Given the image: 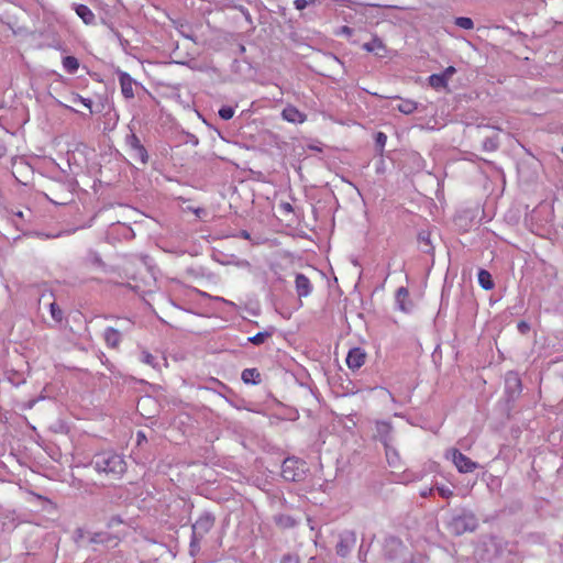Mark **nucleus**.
Listing matches in <instances>:
<instances>
[{"mask_svg":"<svg viewBox=\"0 0 563 563\" xmlns=\"http://www.w3.org/2000/svg\"><path fill=\"white\" fill-rule=\"evenodd\" d=\"M294 7L296 10L302 11L308 7L307 0H294Z\"/></svg>","mask_w":563,"mask_h":563,"instance_id":"nucleus-40","label":"nucleus"},{"mask_svg":"<svg viewBox=\"0 0 563 563\" xmlns=\"http://www.w3.org/2000/svg\"><path fill=\"white\" fill-rule=\"evenodd\" d=\"M455 24L464 30H471L474 26L473 20L467 16H460L455 19Z\"/></svg>","mask_w":563,"mask_h":563,"instance_id":"nucleus-29","label":"nucleus"},{"mask_svg":"<svg viewBox=\"0 0 563 563\" xmlns=\"http://www.w3.org/2000/svg\"><path fill=\"white\" fill-rule=\"evenodd\" d=\"M140 361L151 367L158 369L159 368V360L156 355H153L148 351L143 350L140 354Z\"/></svg>","mask_w":563,"mask_h":563,"instance_id":"nucleus-19","label":"nucleus"},{"mask_svg":"<svg viewBox=\"0 0 563 563\" xmlns=\"http://www.w3.org/2000/svg\"><path fill=\"white\" fill-rule=\"evenodd\" d=\"M120 523H122V519L119 516H113L108 521V527L112 528V527H114L117 525H120Z\"/></svg>","mask_w":563,"mask_h":563,"instance_id":"nucleus-43","label":"nucleus"},{"mask_svg":"<svg viewBox=\"0 0 563 563\" xmlns=\"http://www.w3.org/2000/svg\"><path fill=\"white\" fill-rule=\"evenodd\" d=\"M409 291L405 287H400L396 291V305L397 308L404 312H408L410 310L409 305Z\"/></svg>","mask_w":563,"mask_h":563,"instance_id":"nucleus-14","label":"nucleus"},{"mask_svg":"<svg viewBox=\"0 0 563 563\" xmlns=\"http://www.w3.org/2000/svg\"><path fill=\"white\" fill-rule=\"evenodd\" d=\"M477 280L479 286L485 290H490L494 288V282L492 275L486 269H479L477 274Z\"/></svg>","mask_w":563,"mask_h":563,"instance_id":"nucleus-17","label":"nucleus"},{"mask_svg":"<svg viewBox=\"0 0 563 563\" xmlns=\"http://www.w3.org/2000/svg\"><path fill=\"white\" fill-rule=\"evenodd\" d=\"M367 552H368V548L365 547V544L362 542V544L360 545V549H358L360 561L364 562L366 560Z\"/></svg>","mask_w":563,"mask_h":563,"instance_id":"nucleus-38","label":"nucleus"},{"mask_svg":"<svg viewBox=\"0 0 563 563\" xmlns=\"http://www.w3.org/2000/svg\"><path fill=\"white\" fill-rule=\"evenodd\" d=\"M517 328H518L519 332L523 333V334L530 330V325L526 321L518 322Z\"/></svg>","mask_w":563,"mask_h":563,"instance_id":"nucleus-41","label":"nucleus"},{"mask_svg":"<svg viewBox=\"0 0 563 563\" xmlns=\"http://www.w3.org/2000/svg\"><path fill=\"white\" fill-rule=\"evenodd\" d=\"M103 338H104L106 344L112 349L118 347L121 342L120 331L112 327H109L104 330Z\"/></svg>","mask_w":563,"mask_h":563,"instance_id":"nucleus-15","label":"nucleus"},{"mask_svg":"<svg viewBox=\"0 0 563 563\" xmlns=\"http://www.w3.org/2000/svg\"><path fill=\"white\" fill-rule=\"evenodd\" d=\"M119 82L121 87L122 96L125 99H133L134 98V86L136 82L134 79L126 73V71H118Z\"/></svg>","mask_w":563,"mask_h":563,"instance_id":"nucleus-7","label":"nucleus"},{"mask_svg":"<svg viewBox=\"0 0 563 563\" xmlns=\"http://www.w3.org/2000/svg\"><path fill=\"white\" fill-rule=\"evenodd\" d=\"M74 103H81L86 108L89 109L90 113L92 112V101L91 99L84 98L82 96L78 93H74L70 99Z\"/></svg>","mask_w":563,"mask_h":563,"instance_id":"nucleus-28","label":"nucleus"},{"mask_svg":"<svg viewBox=\"0 0 563 563\" xmlns=\"http://www.w3.org/2000/svg\"><path fill=\"white\" fill-rule=\"evenodd\" d=\"M365 358L366 353L361 347H353L349 351L345 361L349 368L355 371L364 365Z\"/></svg>","mask_w":563,"mask_h":563,"instance_id":"nucleus-8","label":"nucleus"},{"mask_svg":"<svg viewBox=\"0 0 563 563\" xmlns=\"http://www.w3.org/2000/svg\"><path fill=\"white\" fill-rule=\"evenodd\" d=\"M282 118L290 123H303L306 121V114L291 104L284 108Z\"/></svg>","mask_w":563,"mask_h":563,"instance_id":"nucleus-10","label":"nucleus"},{"mask_svg":"<svg viewBox=\"0 0 563 563\" xmlns=\"http://www.w3.org/2000/svg\"><path fill=\"white\" fill-rule=\"evenodd\" d=\"M282 207H283V209H285L288 212L292 211V207L290 203H284V205H282Z\"/></svg>","mask_w":563,"mask_h":563,"instance_id":"nucleus-48","label":"nucleus"},{"mask_svg":"<svg viewBox=\"0 0 563 563\" xmlns=\"http://www.w3.org/2000/svg\"><path fill=\"white\" fill-rule=\"evenodd\" d=\"M561 151H562V153H563V146H562V150H561Z\"/></svg>","mask_w":563,"mask_h":563,"instance_id":"nucleus-55","label":"nucleus"},{"mask_svg":"<svg viewBox=\"0 0 563 563\" xmlns=\"http://www.w3.org/2000/svg\"><path fill=\"white\" fill-rule=\"evenodd\" d=\"M428 81L437 90L444 89L448 86V80L441 74H432L429 76Z\"/></svg>","mask_w":563,"mask_h":563,"instance_id":"nucleus-22","label":"nucleus"},{"mask_svg":"<svg viewBox=\"0 0 563 563\" xmlns=\"http://www.w3.org/2000/svg\"><path fill=\"white\" fill-rule=\"evenodd\" d=\"M385 553L389 559H394L404 550V544L400 539L389 537L385 540Z\"/></svg>","mask_w":563,"mask_h":563,"instance_id":"nucleus-12","label":"nucleus"},{"mask_svg":"<svg viewBox=\"0 0 563 563\" xmlns=\"http://www.w3.org/2000/svg\"><path fill=\"white\" fill-rule=\"evenodd\" d=\"M336 35H344V36H351L353 34V29H351L350 26L347 25H343L341 26L336 32H335Z\"/></svg>","mask_w":563,"mask_h":563,"instance_id":"nucleus-36","label":"nucleus"},{"mask_svg":"<svg viewBox=\"0 0 563 563\" xmlns=\"http://www.w3.org/2000/svg\"><path fill=\"white\" fill-rule=\"evenodd\" d=\"M216 518L211 512H202L192 525V534L203 537L213 528Z\"/></svg>","mask_w":563,"mask_h":563,"instance_id":"nucleus-6","label":"nucleus"},{"mask_svg":"<svg viewBox=\"0 0 563 563\" xmlns=\"http://www.w3.org/2000/svg\"><path fill=\"white\" fill-rule=\"evenodd\" d=\"M49 312H51L52 318L56 322H60L63 320V310L58 307V305L56 302H52L49 305Z\"/></svg>","mask_w":563,"mask_h":563,"instance_id":"nucleus-30","label":"nucleus"},{"mask_svg":"<svg viewBox=\"0 0 563 563\" xmlns=\"http://www.w3.org/2000/svg\"><path fill=\"white\" fill-rule=\"evenodd\" d=\"M356 544V533L352 530H344L339 534L335 550L341 558L347 556Z\"/></svg>","mask_w":563,"mask_h":563,"instance_id":"nucleus-5","label":"nucleus"},{"mask_svg":"<svg viewBox=\"0 0 563 563\" xmlns=\"http://www.w3.org/2000/svg\"><path fill=\"white\" fill-rule=\"evenodd\" d=\"M455 71L456 70L453 66H449L448 68H445L443 73H441V75L444 76V78L449 81V79L453 74H455Z\"/></svg>","mask_w":563,"mask_h":563,"instance_id":"nucleus-42","label":"nucleus"},{"mask_svg":"<svg viewBox=\"0 0 563 563\" xmlns=\"http://www.w3.org/2000/svg\"><path fill=\"white\" fill-rule=\"evenodd\" d=\"M506 393L510 398L517 397L521 393V379L516 373H508L505 379Z\"/></svg>","mask_w":563,"mask_h":563,"instance_id":"nucleus-9","label":"nucleus"},{"mask_svg":"<svg viewBox=\"0 0 563 563\" xmlns=\"http://www.w3.org/2000/svg\"><path fill=\"white\" fill-rule=\"evenodd\" d=\"M418 108V103L410 99H401L400 103L397 106L399 112L404 114H411Z\"/></svg>","mask_w":563,"mask_h":563,"instance_id":"nucleus-20","label":"nucleus"},{"mask_svg":"<svg viewBox=\"0 0 563 563\" xmlns=\"http://www.w3.org/2000/svg\"><path fill=\"white\" fill-rule=\"evenodd\" d=\"M141 440H145V434L142 431H139L137 432V441H139V443L141 442Z\"/></svg>","mask_w":563,"mask_h":563,"instance_id":"nucleus-49","label":"nucleus"},{"mask_svg":"<svg viewBox=\"0 0 563 563\" xmlns=\"http://www.w3.org/2000/svg\"><path fill=\"white\" fill-rule=\"evenodd\" d=\"M316 3H317V0H307V4H308V7H309V5H313V4H316Z\"/></svg>","mask_w":563,"mask_h":563,"instance_id":"nucleus-50","label":"nucleus"},{"mask_svg":"<svg viewBox=\"0 0 563 563\" xmlns=\"http://www.w3.org/2000/svg\"><path fill=\"white\" fill-rule=\"evenodd\" d=\"M363 49L368 53L379 54L380 51H385V45L382 40L374 37L371 42L363 44Z\"/></svg>","mask_w":563,"mask_h":563,"instance_id":"nucleus-21","label":"nucleus"},{"mask_svg":"<svg viewBox=\"0 0 563 563\" xmlns=\"http://www.w3.org/2000/svg\"><path fill=\"white\" fill-rule=\"evenodd\" d=\"M386 142L387 135L384 132H377L375 135V144L380 153H383Z\"/></svg>","mask_w":563,"mask_h":563,"instance_id":"nucleus-31","label":"nucleus"},{"mask_svg":"<svg viewBox=\"0 0 563 563\" xmlns=\"http://www.w3.org/2000/svg\"><path fill=\"white\" fill-rule=\"evenodd\" d=\"M7 153V148L5 146L2 144V142L0 141V157L4 156Z\"/></svg>","mask_w":563,"mask_h":563,"instance_id":"nucleus-47","label":"nucleus"},{"mask_svg":"<svg viewBox=\"0 0 563 563\" xmlns=\"http://www.w3.org/2000/svg\"><path fill=\"white\" fill-rule=\"evenodd\" d=\"M478 526L476 516L470 510H461L453 514L446 521V529L454 536H461L465 532H473Z\"/></svg>","mask_w":563,"mask_h":563,"instance_id":"nucleus-2","label":"nucleus"},{"mask_svg":"<svg viewBox=\"0 0 563 563\" xmlns=\"http://www.w3.org/2000/svg\"><path fill=\"white\" fill-rule=\"evenodd\" d=\"M240 236L245 239V240H250V238H251L250 233L246 230H242L240 232Z\"/></svg>","mask_w":563,"mask_h":563,"instance_id":"nucleus-46","label":"nucleus"},{"mask_svg":"<svg viewBox=\"0 0 563 563\" xmlns=\"http://www.w3.org/2000/svg\"><path fill=\"white\" fill-rule=\"evenodd\" d=\"M445 457L452 461L460 473H472L478 467L476 462L472 461L454 448L446 450Z\"/></svg>","mask_w":563,"mask_h":563,"instance_id":"nucleus-4","label":"nucleus"},{"mask_svg":"<svg viewBox=\"0 0 563 563\" xmlns=\"http://www.w3.org/2000/svg\"><path fill=\"white\" fill-rule=\"evenodd\" d=\"M218 114L223 120H230L234 115V109L232 107H222Z\"/></svg>","mask_w":563,"mask_h":563,"instance_id":"nucleus-34","label":"nucleus"},{"mask_svg":"<svg viewBox=\"0 0 563 563\" xmlns=\"http://www.w3.org/2000/svg\"><path fill=\"white\" fill-rule=\"evenodd\" d=\"M282 563H300L298 555L295 554H286L282 559Z\"/></svg>","mask_w":563,"mask_h":563,"instance_id":"nucleus-37","label":"nucleus"},{"mask_svg":"<svg viewBox=\"0 0 563 563\" xmlns=\"http://www.w3.org/2000/svg\"><path fill=\"white\" fill-rule=\"evenodd\" d=\"M7 379L15 387L20 386L25 382L23 375L18 372H8Z\"/></svg>","mask_w":563,"mask_h":563,"instance_id":"nucleus-27","label":"nucleus"},{"mask_svg":"<svg viewBox=\"0 0 563 563\" xmlns=\"http://www.w3.org/2000/svg\"><path fill=\"white\" fill-rule=\"evenodd\" d=\"M432 492H433V488L423 489V490H421L420 495L422 497H428L432 494Z\"/></svg>","mask_w":563,"mask_h":563,"instance_id":"nucleus-45","label":"nucleus"},{"mask_svg":"<svg viewBox=\"0 0 563 563\" xmlns=\"http://www.w3.org/2000/svg\"><path fill=\"white\" fill-rule=\"evenodd\" d=\"M280 521H282L285 526H292V525H294V520H292L290 517L280 518Z\"/></svg>","mask_w":563,"mask_h":563,"instance_id":"nucleus-44","label":"nucleus"},{"mask_svg":"<svg viewBox=\"0 0 563 563\" xmlns=\"http://www.w3.org/2000/svg\"><path fill=\"white\" fill-rule=\"evenodd\" d=\"M419 240L424 243L427 246H431V241H430V234L428 232H420L419 233Z\"/></svg>","mask_w":563,"mask_h":563,"instance_id":"nucleus-39","label":"nucleus"},{"mask_svg":"<svg viewBox=\"0 0 563 563\" xmlns=\"http://www.w3.org/2000/svg\"><path fill=\"white\" fill-rule=\"evenodd\" d=\"M437 492L443 498H450L453 495V490L444 485L435 486Z\"/></svg>","mask_w":563,"mask_h":563,"instance_id":"nucleus-35","label":"nucleus"},{"mask_svg":"<svg viewBox=\"0 0 563 563\" xmlns=\"http://www.w3.org/2000/svg\"><path fill=\"white\" fill-rule=\"evenodd\" d=\"M35 402H36V400H32V401L30 402V405H29V408H32V407H33V405H34Z\"/></svg>","mask_w":563,"mask_h":563,"instance_id":"nucleus-52","label":"nucleus"},{"mask_svg":"<svg viewBox=\"0 0 563 563\" xmlns=\"http://www.w3.org/2000/svg\"><path fill=\"white\" fill-rule=\"evenodd\" d=\"M241 379L245 384L257 385L261 383V373L257 368H245L241 374Z\"/></svg>","mask_w":563,"mask_h":563,"instance_id":"nucleus-16","label":"nucleus"},{"mask_svg":"<svg viewBox=\"0 0 563 563\" xmlns=\"http://www.w3.org/2000/svg\"><path fill=\"white\" fill-rule=\"evenodd\" d=\"M90 465L99 475L114 481L120 479L128 468L124 456L113 450L96 453Z\"/></svg>","mask_w":563,"mask_h":563,"instance_id":"nucleus-1","label":"nucleus"},{"mask_svg":"<svg viewBox=\"0 0 563 563\" xmlns=\"http://www.w3.org/2000/svg\"><path fill=\"white\" fill-rule=\"evenodd\" d=\"M306 463L297 457H287L282 465V476L288 482H300L306 476Z\"/></svg>","mask_w":563,"mask_h":563,"instance_id":"nucleus-3","label":"nucleus"},{"mask_svg":"<svg viewBox=\"0 0 563 563\" xmlns=\"http://www.w3.org/2000/svg\"><path fill=\"white\" fill-rule=\"evenodd\" d=\"M130 155L134 159H139L142 164H146L148 162V154L143 145L136 147L134 151H130Z\"/></svg>","mask_w":563,"mask_h":563,"instance_id":"nucleus-24","label":"nucleus"},{"mask_svg":"<svg viewBox=\"0 0 563 563\" xmlns=\"http://www.w3.org/2000/svg\"><path fill=\"white\" fill-rule=\"evenodd\" d=\"M86 539L88 543H100L106 540L103 533H89L84 531L82 529L76 530V542L80 545L86 543Z\"/></svg>","mask_w":563,"mask_h":563,"instance_id":"nucleus-11","label":"nucleus"},{"mask_svg":"<svg viewBox=\"0 0 563 563\" xmlns=\"http://www.w3.org/2000/svg\"><path fill=\"white\" fill-rule=\"evenodd\" d=\"M272 335V332L269 331H263V332H258L256 333L255 335L253 336H250L247 339L249 342H251L252 344L254 345H261L263 344L268 338H271Z\"/></svg>","mask_w":563,"mask_h":563,"instance_id":"nucleus-25","label":"nucleus"},{"mask_svg":"<svg viewBox=\"0 0 563 563\" xmlns=\"http://www.w3.org/2000/svg\"><path fill=\"white\" fill-rule=\"evenodd\" d=\"M4 107V104L2 102H0V110Z\"/></svg>","mask_w":563,"mask_h":563,"instance_id":"nucleus-54","label":"nucleus"},{"mask_svg":"<svg viewBox=\"0 0 563 563\" xmlns=\"http://www.w3.org/2000/svg\"><path fill=\"white\" fill-rule=\"evenodd\" d=\"M15 216L19 217V218H23V212L19 211V212L15 213Z\"/></svg>","mask_w":563,"mask_h":563,"instance_id":"nucleus-51","label":"nucleus"},{"mask_svg":"<svg viewBox=\"0 0 563 563\" xmlns=\"http://www.w3.org/2000/svg\"><path fill=\"white\" fill-rule=\"evenodd\" d=\"M296 291L299 297H307L311 294L312 286L309 278L303 274H297L295 279Z\"/></svg>","mask_w":563,"mask_h":563,"instance_id":"nucleus-13","label":"nucleus"},{"mask_svg":"<svg viewBox=\"0 0 563 563\" xmlns=\"http://www.w3.org/2000/svg\"><path fill=\"white\" fill-rule=\"evenodd\" d=\"M76 13L86 24L93 23L96 18L90 8L85 4H78L76 7Z\"/></svg>","mask_w":563,"mask_h":563,"instance_id":"nucleus-18","label":"nucleus"},{"mask_svg":"<svg viewBox=\"0 0 563 563\" xmlns=\"http://www.w3.org/2000/svg\"><path fill=\"white\" fill-rule=\"evenodd\" d=\"M390 430L391 426L388 422L383 421L377 423V431L384 438L385 441L387 439V435L390 433Z\"/></svg>","mask_w":563,"mask_h":563,"instance_id":"nucleus-32","label":"nucleus"},{"mask_svg":"<svg viewBox=\"0 0 563 563\" xmlns=\"http://www.w3.org/2000/svg\"><path fill=\"white\" fill-rule=\"evenodd\" d=\"M125 144L129 147V151H134L136 147L142 145L140 139L133 132L125 136Z\"/></svg>","mask_w":563,"mask_h":563,"instance_id":"nucleus-26","label":"nucleus"},{"mask_svg":"<svg viewBox=\"0 0 563 563\" xmlns=\"http://www.w3.org/2000/svg\"><path fill=\"white\" fill-rule=\"evenodd\" d=\"M202 538L196 537L191 533V540H190V554L195 555L200 550V541Z\"/></svg>","mask_w":563,"mask_h":563,"instance_id":"nucleus-33","label":"nucleus"},{"mask_svg":"<svg viewBox=\"0 0 563 563\" xmlns=\"http://www.w3.org/2000/svg\"><path fill=\"white\" fill-rule=\"evenodd\" d=\"M314 560H316L314 558H310L309 563H313Z\"/></svg>","mask_w":563,"mask_h":563,"instance_id":"nucleus-53","label":"nucleus"},{"mask_svg":"<svg viewBox=\"0 0 563 563\" xmlns=\"http://www.w3.org/2000/svg\"><path fill=\"white\" fill-rule=\"evenodd\" d=\"M63 67L66 73L75 74L79 68V62L74 56H66L63 58Z\"/></svg>","mask_w":563,"mask_h":563,"instance_id":"nucleus-23","label":"nucleus"}]
</instances>
